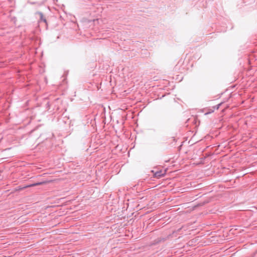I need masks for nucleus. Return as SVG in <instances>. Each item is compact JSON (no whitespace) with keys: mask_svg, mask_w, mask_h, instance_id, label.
Segmentation results:
<instances>
[{"mask_svg":"<svg viewBox=\"0 0 257 257\" xmlns=\"http://www.w3.org/2000/svg\"><path fill=\"white\" fill-rule=\"evenodd\" d=\"M166 174V171H164V170H160V171H156L154 174V176L155 177V178H160L162 177H163Z\"/></svg>","mask_w":257,"mask_h":257,"instance_id":"nucleus-2","label":"nucleus"},{"mask_svg":"<svg viewBox=\"0 0 257 257\" xmlns=\"http://www.w3.org/2000/svg\"><path fill=\"white\" fill-rule=\"evenodd\" d=\"M52 182V181L50 180V181H43V182H41L36 183H34V184H32L23 187V189L28 188V187H34V186H39V185H43V184H46L47 183H50Z\"/></svg>","mask_w":257,"mask_h":257,"instance_id":"nucleus-1","label":"nucleus"},{"mask_svg":"<svg viewBox=\"0 0 257 257\" xmlns=\"http://www.w3.org/2000/svg\"><path fill=\"white\" fill-rule=\"evenodd\" d=\"M37 14L39 15L40 16V21L41 22H43L44 23H45L46 24V25H47V20L46 19V18H45L44 17V16L43 15V13H41V12H38Z\"/></svg>","mask_w":257,"mask_h":257,"instance_id":"nucleus-3","label":"nucleus"},{"mask_svg":"<svg viewBox=\"0 0 257 257\" xmlns=\"http://www.w3.org/2000/svg\"><path fill=\"white\" fill-rule=\"evenodd\" d=\"M193 121H195V122H196V118L195 117H193Z\"/></svg>","mask_w":257,"mask_h":257,"instance_id":"nucleus-4","label":"nucleus"}]
</instances>
